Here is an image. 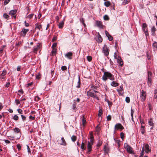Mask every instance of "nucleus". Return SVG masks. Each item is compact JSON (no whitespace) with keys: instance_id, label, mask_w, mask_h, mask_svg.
Listing matches in <instances>:
<instances>
[{"instance_id":"nucleus-10","label":"nucleus","mask_w":157,"mask_h":157,"mask_svg":"<svg viewBox=\"0 0 157 157\" xmlns=\"http://www.w3.org/2000/svg\"><path fill=\"white\" fill-rule=\"evenodd\" d=\"M96 41L98 43H101L102 41V38L101 36L98 33L97 36H96Z\"/></svg>"},{"instance_id":"nucleus-32","label":"nucleus","mask_w":157,"mask_h":157,"mask_svg":"<svg viewBox=\"0 0 157 157\" xmlns=\"http://www.w3.org/2000/svg\"><path fill=\"white\" fill-rule=\"evenodd\" d=\"M102 142L100 140H98V143L97 144V146L99 147L102 144Z\"/></svg>"},{"instance_id":"nucleus-37","label":"nucleus","mask_w":157,"mask_h":157,"mask_svg":"<svg viewBox=\"0 0 157 157\" xmlns=\"http://www.w3.org/2000/svg\"><path fill=\"white\" fill-rule=\"evenodd\" d=\"M105 101L107 102L109 106L110 107L112 105V102H111L109 101L108 100V99L106 100Z\"/></svg>"},{"instance_id":"nucleus-3","label":"nucleus","mask_w":157,"mask_h":157,"mask_svg":"<svg viewBox=\"0 0 157 157\" xmlns=\"http://www.w3.org/2000/svg\"><path fill=\"white\" fill-rule=\"evenodd\" d=\"M109 48L106 44H105L103 47V52L105 56H107L109 55Z\"/></svg>"},{"instance_id":"nucleus-46","label":"nucleus","mask_w":157,"mask_h":157,"mask_svg":"<svg viewBox=\"0 0 157 157\" xmlns=\"http://www.w3.org/2000/svg\"><path fill=\"white\" fill-rule=\"evenodd\" d=\"M10 1V0H5L4 2V5H7L8 3Z\"/></svg>"},{"instance_id":"nucleus-4","label":"nucleus","mask_w":157,"mask_h":157,"mask_svg":"<svg viewBox=\"0 0 157 157\" xmlns=\"http://www.w3.org/2000/svg\"><path fill=\"white\" fill-rule=\"evenodd\" d=\"M146 96V92L143 90H142L140 93V97L142 101H144L145 100Z\"/></svg>"},{"instance_id":"nucleus-36","label":"nucleus","mask_w":157,"mask_h":157,"mask_svg":"<svg viewBox=\"0 0 157 157\" xmlns=\"http://www.w3.org/2000/svg\"><path fill=\"white\" fill-rule=\"evenodd\" d=\"M152 75V73L150 71H148V78H151Z\"/></svg>"},{"instance_id":"nucleus-28","label":"nucleus","mask_w":157,"mask_h":157,"mask_svg":"<svg viewBox=\"0 0 157 157\" xmlns=\"http://www.w3.org/2000/svg\"><path fill=\"white\" fill-rule=\"evenodd\" d=\"M104 5L106 7H108L110 5V2L109 1L105 2L104 3Z\"/></svg>"},{"instance_id":"nucleus-8","label":"nucleus","mask_w":157,"mask_h":157,"mask_svg":"<svg viewBox=\"0 0 157 157\" xmlns=\"http://www.w3.org/2000/svg\"><path fill=\"white\" fill-rule=\"evenodd\" d=\"M143 147H144L146 153H148V152L151 151V149L150 148L149 146L147 144H145Z\"/></svg>"},{"instance_id":"nucleus-47","label":"nucleus","mask_w":157,"mask_h":157,"mask_svg":"<svg viewBox=\"0 0 157 157\" xmlns=\"http://www.w3.org/2000/svg\"><path fill=\"white\" fill-rule=\"evenodd\" d=\"M33 14H29L27 16V17L29 19H31L33 17Z\"/></svg>"},{"instance_id":"nucleus-29","label":"nucleus","mask_w":157,"mask_h":157,"mask_svg":"<svg viewBox=\"0 0 157 157\" xmlns=\"http://www.w3.org/2000/svg\"><path fill=\"white\" fill-rule=\"evenodd\" d=\"M71 139L72 141L75 142L76 140V137L75 135H73L71 137Z\"/></svg>"},{"instance_id":"nucleus-31","label":"nucleus","mask_w":157,"mask_h":157,"mask_svg":"<svg viewBox=\"0 0 157 157\" xmlns=\"http://www.w3.org/2000/svg\"><path fill=\"white\" fill-rule=\"evenodd\" d=\"M78 85L76 86V87L78 88L80 87V84H81L80 79V77L79 76L78 77Z\"/></svg>"},{"instance_id":"nucleus-56","label":"nucleus","mask_w":157,"mask_h":157,"mask_svg":"<svg viewBox=\"0 0 157 157\" xmlns=\"http://www.w3.org/2000/svg\"><path fill=\"white\" fill-rule=\"evenodd\" d=\"M39 47L38 46H37L36 48H34L33 49V52H36L37 51L38 49V47Z\"/></svg>"},{"instance_id":"nucleus-54","label":"nucleus","mask_w":157,"mask_h":157,"mask_svg":"<svg viewBox=\"0 0 157 157\" xmlns=\"http://www.w3.org/2000/svg\"><path fill=\"white\" fill-rule=\"evenodd\" d=\"M33 84V82H31L27 84H26V87H28L29 86H31L32 84Z\"/></svg>"},{"instance_id":"nucleus-40","label":"nucleus","mask_w":157,"mask_h":157,"mask_svg":"<svg viewBox=\"0 0 157 157\" xmlns=\"http://www.w3.org/2000/svg\"><path fill=\"white\" fill-rule=\"evenodd\" d=\"M103 18L105 20H109V17L107 15H105L103 17Z\"/></svg>"},{"instance_id":"nucleus-6","label":"nucleus","mask_w":157,"mask_h":157,"mask_svg":"<svg viewBox=\"0 0 157 157\" xmlns=\"http://www.w3.org/2000/svg\"><path fill=\"white\" fill-rule=\"evenodd\" d=\"M87 94L90 97H93L94 98H95L98 100H99V98L97 95L95 94L93 92L89 91L87 92Z\"/></svg>"},{"instance_id":"nucleus-17","label":"nucleus","mask_w":157,"mask_h":157,"mask_svg":"<svg viewBox=\"0 0 157 157\" xmlns=\"http://www.w3.org/2000/svg\"><path fill=\"white\" fill-rule=\"evenodd\" d=\"M156 29L154 26H153L151 29V31L152 35L155 36V32L156 31Z\"/></svg>"},{"instance_id":"nucleus-45","label":"nucleus","mask_w":157,"mask_h":157,"mask_svg":"<svg viewBox=\"0 0 157 157\" xmlns=\"http://www.w3.org/2000/svg\"><path fill=\"white\" fill-rule=\"evenodd\" d=\"M6 70H4L3 71L2 73L1 74V76H5V75H6Z\"/></svg>"},{"instance_id":"nucleus-44","label":"nucleus","mask_w":157,"mask_h":157,"mask_svg":"<svg viewBox=\"0 0 157 157\" xmlns=\"http://www.w3.org/2000/svg\"><path fill=\"white\" fill-rule=\"evenodd\" d=\"M144 33L145 34L146 36L148 35V32L147 29H146V30H144Z\"/></svg>"},{"instance_id":"nucleus-19","label":"nucleus","mask_w":157,"mask_h":157,"mask_svg":"<svg viewBox=\"0 0 157 157\" xmlns=\"http://www.w3.org/2000/svg\"><path fill=\"white\" fill-rule=\"evenodd\" d=\"M17 10H12L10 11L9 14L10 15H15L17 13Z\"/></svg>"},{"instance_id":"nucleus-48","label":"nucleus","mask_w":157,"mask_h":157,"mask_svg":"<svg viewBox=\"0 0 157 157\" xmlns=\"http://www.w3.org/2000/svg\"><path fill=\"white\" fill-rule=\"evenodd\" d=\"M17 111L19 113L21 114H23V111L22 109H17Z\"/></svg>"},{"instance_id":"nucleus-55","label":"nucleus","mask_w":157,"mask_h":157,"mask_svg":"<svg viewBox=\"0 0 157 157\" xmlns=\"http://www.w3.org/2000/svg\"><path fill=\"white\" fill-rule=\"evenodd\" d=\"M104 151L106 152L108 151V149L106 146L105 145L104 147Z\"/></svg>"},{"instance_id":"nucleus-23","label":"nucleus","mask_w":157,"mask_h":157,"mask_svg":"<svg viewBox=\"0 0 157 157\" xmlns=\"http://www.w3.org/2000/svg\"><path fill=\"white\" fill-rule=\"evenodd\" d=\"M142 29L143 31H144V30H146V29H147V25L146 23H144L142 24Z\"/></svg>"},{"instance_id":"nucleus-41","label":"nucleus","mask_w":157,"mask_h":157,"mask_svg":"<svg viewBox=\"0 0 157 157\" xmlns=\"http://www.w3.org/2000/svg\"><path fill=\"white\" fill-rule=\"evenodd\" d=\"M87 59L88 61L90 62L92 60V57L90 56H87Z\"/></svg>"},{"instance_id":"nucleus-18","label":"nucleus","mask_w":157,"mask_h":157,"mask_svg":"<svg viewBox=\"0 0 157 157\" xmlns=\"http://www.w3.org/2000/svg\"><path fill=\"white\" fill-rule=\"evenodd\" d=\"M111 85L112 86L116 87L119 85V84L115 81H113L111 82Z\"/></svg>"},{"instance_id":"nucleus-53","label":"nucleus","mask_w":157,"mask_h":157,"mask_svg":"<svg viewBox=\"0 0 157 157\" xmlns=\"http://www.w3.org/2000/svg\"><path fill=\"white\" fill-rule=\"evenodd\" d=\"M107 121H110L111 120V116L109 115L107 117Z\"/></svg>"},{"instance_id":"nucleus-24","label":"nucleus","mask_w":157,"mask_h":157,"mask_svg":"<svg viewBox=\"0 0 157 157\" xmlns=\"http://www.w3.org/2000/svg\"><path fill=\"white\" fill-rule=\"evenodd\" d=\"M151 79L150 78H148L147 85L149 87H150L151 85Z\"/></svg>"},{"instance_id":"nucleus-1","label":"nucleus","mask_w":157,"mask_h":157,"mask_svg":"<svg viewBox=\"0 0 157 157\" xmlns=\"http://www.w3.org/2000/svg\"><path fill=\"white\" fill-rule=\"evenodd\" d=\"M109 78L111 80H114V76L109 72H105L104 75L102 76V79L104 81H106Z\"/></svg>"},{"instance_id":"nucleus-27","label":"nucleus","mask_w":157,"mask_h":157,"mask_svg":"<svg viewBox=\"0 0 157 157\" xmlns=\"http://www.w3.org/2000/svg\"><path fill=\"white\" fill-rule=\"evenodd\" d=\"M35 28H37L39 30H40V29L41 28L42 26L41 25H39L38 24L36 23L35 25Z\"/></svg>"},{"instance_id":"nucleus-22","label":"nucleus","mask_w":157,"mask_h":157,"mask_svg":"<svg viewBox=\"0 0 157 157\" xmlns=\"http://www.w3.org/2000/svg\"><path fill=\"white\" fill-rule=\"evenodd\" d=\"M29 29H25L23 28L22 29V30L21 31V32L23 33V34H24V36H25L26 34L29 31Z\"/></svg>"},{"instance_id":"nucleus-38","label":"nucleus","mask_w":157,"mask_h":157,"mask_svg":"<svg viewBox=\"0 0 157 157\" xmlns=\"http://www.w3.org/2000/svg\"><path fill=\"white\" fill-rule=\"evenodd\" d=\"M3 17L4 18L6 19H8L9 17V15L6 13H4Z\"/></svg>"},{"instance_id":"nucleus-34","label":"nucleus","mask_w":157,"mask_h":157,"mask_svg":"<svg viewBox=\"0 0 157 157\" xmlns=\"http://www.w3.org/2000/svg\"><path fill=\"white\" fill-rule=\"evenodd\" d=\"M102 114V110L101 109H100L98 111V116L99 117H100L101 116V115Z\"/></svg>"},{"instance_id":"nucleus-43","label":"nucleus","mask_w":157,"mask_h":157,"mask_svg":"<svg viewBox=\"0 0 157 157\" xmlns=\"http://www.w3.org/2000/svg\"><path fill=\"white\" fill-rule=\"evenodd\" d=\"M13 118L14 120L17 121L18 119V117L17 115H15L14 116Z\"/></svg>"},{"instance_id":"nucleus-60","label":"nucleus","mask_w":157,"mask_h":157,"mask_svg":"<svg viewBox=\"0 0 157 157\" xmlns=\"http://www.w3.org/2000/svg\"><path fill=\"white\" fill-rule=\"evenodd\" d=\"M113 56H114V57L115 59H117L118 57H117V56L116 52H115L114 53Z\"/></svg>"},{"instance_id":"nucleus-7","label":"nucleus","mask_w":157,"mask_h":157,"mask_svg":"<svg viewBox=\"0 0 157 157\" xmlns=\"http://www.w3.org/2000/svg\"><path fill=\"white\" fill-rule=\"evenodd\" d=\"M95 24L100 29L103 28V25L101 22L98 21H95Z\"/></svg>"},{"instance_id":"nucleus-15","label":"nucleus","mask_w":157,"mask_h":157,"mask_svg":"<svg viewBox=\"0 0 157 157\" xmlns=\"http://www.w3.org/2000/svg\"><path fill=\"white\" fill-rule=\"evenodd\" d=\"M152 48L154 51H157V42H156L155 41L153 43Z\"/></svg>"},{"instance_id":"nucleus-20","label":"nucleus","mask_w":157,"mask_h":157,"mask_svg":"<svg viewBox=\"0 0 157 157\" xmlns=\"http://www.w3.org/2000/svg\"><path fill=\"white\" fill-rule=\"evenodd\" d=\"M91 89L93 90L94 92L95 93H98V92L95 89H96L97 88V87L95 86H91L90 87Z\"/></svg>"},{"instance_id":"nucleus-58","label":"nucleus","mask_w":157,"mask_h":157,"mask_svg":"<svg viewBox=\"0 0 157 157\" xmlns=\"http://www.w3.org/2000/svg\"><path fill=\"white\" fill-rule=\"evenodd\" d=\"M35 98L36 100L37 101H39L40 99V98L38 96H36L35 97Z\"/></svg>"},{"instance_id":"nucleus-52","label":"nucleus","mask_w":157,"mask_h":157,"mask_svg":"<svg viewBox=\"0 0 157 157\" xmlns=\"http://www.w3.org/2000/svg\"><path fill=\"white\" fill-rule=\"evenodd\" d=\"M94 139H90V141H88V143H89L91 144H93Z\"/></svg>"},{"instance_id":"nucleus-2","label":"nucleus","mask_w":157,"mask_h":157,"mask_svg":"<svg viewBox=\"0 0 157 157\" xmlns=\"http://www.w3.org/2000/svg\"><path fill=\"white\" fill-rule=\"evenodd\" d=\"M124 147L126 149L127 152L131 154H134L132 148L127 143L124 144Z\"/></svg>"},{"instance_id":"nucleus-26","label":"nucleus","mask_w":157,"mask_h":157,"mask_svg":"<svg viewBox=\"0 0 157 157\" xmlns=\"http://www.w3.org/2000/svg\"><path fill=\"white\" fill-rule=\"evenodd\" d=\"M81 148L82 149V150H84L86 149V147H85V144L83 142H82L81 144Z\"/></svg>"},{"instance_id":"nucleus-59","label":"nucleus","mask_w":157,"mask_h":157,"mask_svg":"<svg viewBox=\"0 0 157 157\" xmlns=\"http://www.w3.org/2000/svg\"><path fill=\"white\" fill-rule=\"evenodd\" d=\"M120 135L121 138L123 139V138H124V133L123 132H121Z\"/></svg>"},{"instance_id":"nucleus-50","label":"nucleus","mask_w":157,"mask_h":157,"mask_svg":"<svg viewBox=\"0 0 157 157\" xmlns=\"http://www.w3.org/2000/svg\"><path fill=\"white\" fill-rule=\"evenodd\" d=\"M108 39L109 41H111L113 40V37L110 35V36L108 37Z\"/></svg>"},{"instance_id":"nucleus-35","label":"nucleus","mask_w":157,"mask_h":157,"mask_svg":"<svg viewBox=\"0 0 157 157\" xmlns=\"http://www.w3.org/2000/svg\"><path fill=\"white\" fill-rule=\"evenodd\" d=\"M144 150H145V149L144 148V147H143L142 149V151H141V153H140V156H143L144 154Z\"/></svg>"},{"instance_id":"nucleus-11","label":"nucleus","mask_w":157,"mask_h":157,"mask_svg":"<svg viewBox=\"0 0 157 157\" xmlns=\"http://www.w3.org/2000/svg\"><path fill=\"white\" fill-rule=\"evenodd\" d=\"M117 60V62L119 63V66L122 67L123 65V63L121 57L119 56H118V58Z\"/></svg>"},{"instance_id":"nucleus-33","label":"nucleus","mask_w":157,"mask_h":157,"mask_svg":"<svg viewBox=\"0 0 157 157\" xmlns=\"http://www.w3.org/2000/svg\"><path fill=\"white\" fill-rule=\"evenodd\" d=\"M134 110L133 109H131V115L132 117V120L133 121V114L134 113Z\"/></svg>"},{"instance_id":"nucleus-63","label":"nucleus","mask_w":157,"mask_h":157,"mask_svg":"<svg viewBox=\"0 0 157 157\" xmlns=\"http://www.w3.org/2000/svg\"><path fill=\"white\" fill-rule=\"evenodd\" d=\"M105 34L106 36L108 37V36H110V34L106 30L105 31Z\"/></svg>"},{"instance_id":"nucleus-49","label":"nucleus","mask_w":157,"mask_h":157,"mask_svg":"<svg viewBox=\"0 0 157 157\" xmlns=\"http://www.w3.org/2000/svg\"><path fill=\"white\" fill-rule=\"evenodd\" d=\"M21 117L22 120L23 121H24L26 119V117L25 116L23 115H21Z\"/></svg>"},{"instance_id":"nucleus-12","label":"nucleus","mask_w":157,"mask_h":157,"mask_svg":"<svg viewBox=\"0 0 157 157\" xmlns=\"http://www.w3.org/2000/svg\"><path fill=\"white\" fill-rule=\"evenodd\" d=\"M59 144L63 146H66L67 145V143L64 138H61V140L60 141V142L59 143Z\"/></svg>"},{"instance_id":"nucleus-42","label":"nucleus","mask_w":157,"mask_h":157,"mask_svg":"<svg viewBox=\"0 0 157 157\" xmlns=\"http://www.w3.org/2000/svg\"><path fill=\"white\" fill-rule=\"evenodd\" d=\"M125 101L127 103H129L130 101L129 97H126V98H125Z\"/></svg>"},{"instance_id":"nucleus-57","label":"nucleus","mask_w":157,"mask_h":157,"mask_svg":"<svg viewBox=\"0 0 157 157\" xmlns=\"http://www.w3.org/2000/svg\"><path fill=\"white\" fill-rule=\"evenodd\" d=\"M29 118L30 119L32 120H34L35 119V117H33L31 115L29 117Z\"/></svg>"},{"instance_id":"nucleus-25","label":"nucleus","mask_w":157,"mask_h":157,"mask_svg":"<svg viewBox=\"0 0 157 157\" xmlns=\"http://www.w3.org/2000/svg\"><path fill=\"white\" fill-rule=\"evenodd\" d=\"M21 43V42L20 41H16L15 44V46H16V48H17L19 47V45H20Z\"/></svg>"},{"instance_id":"nucleus-39","label":"nucleus","mask_w":157,"mask_h":157,"mask_svg":"<svg viewBox=\"0 0 157 157\" xmlns=\"http://www.w3.org/2000/svg\"><path fill=\"white\" fill-rule=\"evenodd\" d=\"M14 131L17 133H18L20 132V130L18 128H15L14 129Z\"/></svg>"},{"instance_id":"nucleus-61","label":"nucleus","mask_w":157,"mask_h":157,"mask_svg":"<svg viewBox=\"0 0 157 157\" xmlns=\"http://www.w3.org/2000/svg\"><path fill=\"white\" fill-rule=\"evenodd\" d=\"M80 21L81 22H82V24H83V23H84V20L83 18H82L80 19Z\"/></svg>"},{"instance_id":"nucleus-16","label":"nucleus","mask_w":157,"mask_h":157,"mask_svg":"<svg viewBox=\"0 0 157 157\" xmlns=\"http://www.w3.org/2000/svg\"><path fill=\"white\" fill-rule=\"evenodd\" d=\"M123 90V88L122 85H120L119 86V88L117 90L119 94L121 95L122 91Z\"/></svg>"},{"instance_id":"nucleus-30","label":"nucleus","mask_w":157,"mask_h":157,"mask_svg":"<svg viewBox=\"0 0 157 157\" xmlns=\"http://www.w3.org/2000/svg\"><path fill=\"white\" fill-rule=\"evenodd\" d=\"M53 49L52 51V56H54L56 53V49H54V48H53Z\"/></svg>"},{"instance_id":"nucleus-64","label":"nucleus","mask_w":157,"mask_h":157,"mask_svg":"<svg viewBox=\"0 0 157 157\" xmlns=\"http://www.w3.org/2000/svg\"><path fill=\"white\" fill-rule=\"evenodd\" d=\"M17 148L18 150H20L21 149V146L20 144H17Z\"/></svg>"},{"instance_id":"nucleus-5","label":"nucleus","mask_w":157,"mask_h":157,"mask_svg":"<svg viewBox=\"0 0 157 157\" xmlns=\"http://www.w3.org/2000/svg\"><path fill=\"white\" fill-rule=\"evenodd\" d=\"M124 128L123 126L120 123H118L115 125L114 127V133H115V131L116 130H118L119 129H120L121 131Z\"/></svg>"},{"instance_id":"nucleus-51","label":"nucleus","mask_w":157,"mask_h":157,"mask_svg":"<svg viewBox=\"0 0 157 157\" xmlns=\"http://www.w3.org/2000/svg\"><path fill=\"white\" fill-rule=\"evenodd\" d=\"M61 69L63 71L67 69V68L65 66H63L61 67Z\"/></svg>"},{"instance_id":"nucleus-62","label":"nucleus","mask_w":157,"mask_h":157,"mask_svg":"<svg viewBox=\"0 0 157 157\" xmlns=\"http://www.w3.org/2000/svg\"><path fill=\"white\" fill-rule=\"evenodd\" d=\"M16 101V104L17 105H18V104H20V101H19L18 99H16L15 100Z\"/></svg>"},{"instance_id":"nucleus-13","label":"nucleus","mask_w":157,"mask_h":157,"mask_svg":"<svg viewBox=\"0 0 157 157\" xmlns=\"http://www.w3.org/2000/svg\"><path fill=\"white\" fill-rule=\"evenodd\" d=\"M148 123L149 125L150 126H151V127L150 128L151 130H152L153 129L154 124L151 118H150L149 120Z\"/></svg>"},{"instance_id":"nucleus-9","label":"nucleus","mask_w":157,"mask_h":157,"mask_svg":"<svg viewBox=\"0 0 157 157\" xmlns=\"http://www.w3.org/2000/svg\"><path fill=\"white\" fill-rule=\"evenodd\" d=\"M92 145L93 144H90L89 143H88L87 146V149L88 150V151L87 152V154H89L90 152L92 151Z\"/></svg>"},{"instance_id":"nucleus-14","label":"nucleus","mask_w":157,"mask_h":157,"mask_svg":"<svg viewBox=\"0 0 157 157\" xmlns=\"http://www.w3.org/2000/svg\"><path fill=\"white\" fill-rule=\"evenodd\" d=\"M72 55V53L71 52H69L65 54V57L70 59H72L71 56Z\"/></svg>"},{"instance_id":"nucleus-21","label":"nucleus","mask_w":157,"mask_h":157,"mask_svg":"<svg viewBox=\"0 0 157 157\" xmlns=\"http://www.w3.org/2000/svg\"><path fill=\"white\" fill-rule=\"evenodd\" d=\"M64 20L63 19V21H62L61 22H60L59 23V24L58 25L59 27V28L61 29L63 28V25H64Z\"/></svg>"}]
</instances>
